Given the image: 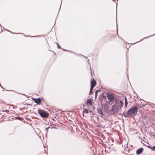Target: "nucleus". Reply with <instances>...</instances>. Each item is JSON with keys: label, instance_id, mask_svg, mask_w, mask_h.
<instances>
[{"label": "nucleus", "instance_id": "nucleus-1", "mask_svg": "<svg viewBox=\"0 0 155 155\" xmlns=\"http://www.w3.org/2000/svg\"><path fill=\"white\" fill-rule=\"evenodd\" d=\"M138 108L137 107L131 108L127 112V116L136 115L138 111Z\"/></svg>", "mask_w": 155, "mask_h": 155}, {"label": "nucleus", "instance_id": "nucleus-2", "mask_svg": "<svg viewBox=\"0 0 155 155\" xmlns=\"http://www.w3.org/2000/svg\"><path fill=\"white\" fill-rule=\"evenodd\" d=\"M38 113L43 118H47L49 116L48 113L40 109L38 110Z\"/></svg>", "mask_w": 155, "mask_h": 155}, {"label": "nucleus", "instance_id": "nucleus-3", "mask_svg": "<svg viewBox=\"0 0 155 155\" xmlns=\"http://www.w3.org/2000/svg\"><path fill=\"white\" fill-rule=\"evenodd\" d=\"M107 97L108 100L110 102L113 101L115 98V96L111 93H107Z\"/></svg>", "mask_w": 155, "mask_h": 155}, {"label": "nucleus", "instance_id": "nucleus-4", "mask_svg": "<svg viewBox=\"0 0 155 155\" xmlns=\"http://www.w3.org/2000/svg\"><path fill=\"white\" fill-rule=\"evenodd\" d=\"M119 103L117 102H115V104L113 105L112 107V111L114 113H116L117 112L118 107L117 105H118Z\"/></svg>", "mask_w": 155, "mask_h": 155}, {"label": "nucleus", "instance_id": "nucleus-5", "mask_svg": "<svg viewBox=\"0 0 155 155\" xmlns=\"http://www.w3.org/2000/svg\"><path fill=\"white\" fill-rule=\"evenodd\" d=\"M96 84V81L94 80V79H93L91 81V87L90 89V92L92 90L93 88Z\"/></svg>", "mask_w": 155, "mask_h": 155}, {"label": "nucleus", "instance_id": "nucleus-6", "mask_svg": "<svg viewBox=\"0 0 155 155\" xmlns=\"http://www.w3.org/2000/svg\"><path fill=\"white\" fill-rule=\"evenodd\" d=\"M143 148L141 147L137 150L136 151V154L137 155L140 154L142 153L143 151Z\"/></svg>", "mask_w": 155, "mask_h": 155}, {"label": "nucleus", "instance_id": "nucleus-7", "mask_svg": "<svg viewBox=\"0 0 155 155\" xmlns=\"http://www.w3.org/2000/svg\"><path fill=\"white\" fill-rule=\"evenodd\" d=\"M33 100L35 102L38 104H41V100L40 98L34 99V100Z\"/></svg>", "mask_w": 155, "mask_h": 155}, {"label": "nucleus", "instance_id": "nucleus-8", "mask_svg": "<svg viewBox=\"0 0 155 155\" xmlns=\"http://www.w3.org/2000/svg\"><path fill=\"white\" fill-rule=\"evenodd\" d=\"M97 113L98 114H99L102 117L103 116L104 114L102 112V111L101 110V109L99 108H98L97 109Z\"/></svg>", "mask_w": 155, "mask_h": 155}, {"label": "nucleus", "instance_id": "nucleus-9", "mask_svg": "<svg viewBox=\"0 0 155 155\" xmlns=\"http://www.w3.org/2000/svg\"><path fill=\"white\" fill-rule=\"evenodd\" d=\"M103 108L104 111L106 112H107L108 111L109 108L108 106L106 104H104L103 106Z\"/></svg>", "mask_w": 155, "mask_h": 155}, {"label": "nucleus", "instance_id": "nucleus-10", "mask_svg": "<svg viewBox=\"0 0 155 155\" xmlns=\"http://www.w3.org/2000/svg\"><path fill=\"white\" fill-rule=\"evenodd\" d=\"M92 100L91 98H89L87 101V104H89L91 106L92 105Z\"/></svg>", "mask_w": 155, "mask_h": 155}, {"label": "nucleus", "instance_id": "nucleus-11", "mask_svg": "<svg viewBox=\"0 0 155 155\" xmlns=\"http://www.w3.org/2000/svg\"><path fill=\"white\" fill-rule=\"evenodd\" d=\"M128 104V102L127 101V99L126 97H125V107L126 108L127 107V105Z\"/></svg>", "mask_w": 155, "mask_h": 155}, {"label": "nucleus", "instance_id": "nucleus-12", "mask_svg": "<svg viewBox=\"0 0 155 155\" xmlns=\"http://www.w3.org/2000/svg\"><path fill=\"white\" fill-rule=\"evenodd\" d=\"M123 102L121 101H120V104L119 105V107L120 108H121L122 107H123Z\"/></svg>", "mask_w": 155, "mask_h": 155}, {"label": "nucleus", "instance_id": "nucleus-13", "mask_svg": "<svg viewBox=\"0 0 155 155\" xmlns=\"http://www.w3.org/2000/svg\"><path fill=\"white\" fill-rule=\"evenodd\" d=\"M100 91V90H97L95 91V99H96L97 98V96L98 91Z\"/></svg>", "mask_w": 155, "mask_h": 155}, {"label": "nucleus", "instance_id": "nucleus-14", "mask_svg": "<svg viewBox=\"0 0 155 155\" xmlns=\"http://www.w3.org/2000/svg\"><path fill=\"white\" fill-rule=\"evenodd\" d=\"M83 112L86 114L88 113V110L87 109H84V110Z\"/></svg>", "mask_w": 155, "mask_h": 155}, {"label": "nucleus", "instance_id": "nucleus-15", "mask_svg": "<svg viewBox=\"0 0 155 155\" xmlns=\"http://www.w3.org/2000/svg\"><path fill=\"white\" fill-rule=\"evenodd\" d=\"M150 148L151 150L155 151V146H154L153 147H151Z\"/></svg>", "mask_w": 155, "mask_h": 155}, {"label": "nucleus", "instance_id": "nucleus-16", "mask_svg": "<svg viewBox=\"0 0 155 155\" xmlns=\"http://www.w3.org/2000/svg\"><path fill=\"white\" fill-rule=\"evenodd\" d=\"M15 118L19 120H22V118L20 117H16Z\"/></svg>", "mask_w": 155, "mask_h": 155}, {"label": "nucleus", "instance_id": "nucleus-17", "mask_svg": "<svg viewBox=\"0 0 155 155\" xmlns=\"http://www.w3.org/2000/svg\"><path fill=\"white\" fill-rule=\"evenodd\" d=\"M49 127H47V128H46L45 129V130L46 132H48V129H49Z\"/></svg>", "mask_w": 155, "mask_h": 155}, {"label": "nucleus", "instance_id": "nucleus-18", "mask_svg": "<svg viewBox=\"0 0 155 155\" xmlns=\"http://www.w3.org/2000/svg\"><path fill=\"white\" fill-rule=\"evenodd\" d=\"M57 45H58V48H61V47L60 46L58 45V43H57Z\"/></svg>", "mask_w": 155, "mask_h": 155}, {"label": "nucleus", "instance_id": "nucleus-19", "mask_svg": "<svg viewBox=\"0 0 155 155\" xmlns=\"http://www.w3.org/2000/svg\"><path fill=\"white\" fill-rule=\"evenodd\" d=\"M148 37H145V38H143V39H146L147 38H148Z\"/></svg>", "mask_w": 155, "mask_h": 155}, {"label": "nucleus", "instance_id": "nucleus-20", "mask_svg": "<svg viewBox=\"0 0 155 155\" xmlns=\"http://www.w3.org/2000/svg\"><path fill=\"white\" fill-rule=\"evenodd\" d=\"M41 36L42 37V38H43L44 37V36L43 35Z\"/></svg>", "mask_w": 155, "mask_h": 155}, {"label": "nucleus", "instance_id": "nucleus-21", "mask_svg": "<svg viewBox=\"0 0 155 155\" xmlns=\"http://www.w3.org/2000/svg\"><path fill=\"white\" fill-rule=\"evenodd\" d=\"M154 36V35H152V36H149V37H150V36Z\"/></svg>", "mask_w": 155, "mask_h": 155}]
</instances>
